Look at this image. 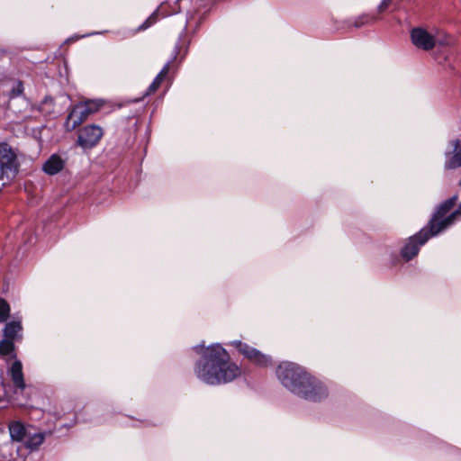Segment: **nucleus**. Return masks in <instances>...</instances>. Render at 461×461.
I'll return each instance as SVG.
<instances>
[{
	"label": "nucleus",
	"instance_id": "obj_1",
	"mask_svg": "<svg viewBox=\"0 0 461 461\" xmlns=\"http://www.w3.org/2000/svg\"><path fill=\"white\" fill-rule=\"evenodd\" d=\"M203 348V345L196 347L202 354L194 367L198 379L216 385L230 383L241 375L240 367L230 360V355L220 344L212 345L202 351Z\"/></svg>",
	"mask_w": 461,
	"mask_h": 461
},
{
	"label": "nucleus",
	"instance_id": "obj_2",
	"mask_svg": "<svg viewBox=\"0 0 461 461\" xmlns=\"http://www.w3.org/2000/svg\"><path fill=\"white\" fill-rule=\"evenodd\" d=\"M276 375L285 388L303 399L318 402L328 396L324 384L294 363L280 364Z\"/></svg>",
	"mask_w": 461,
	"mask_h": 461
},
{
	"label": "nucleus",
	"instance_id": "obj_3",
	"mask_svg": "<svg viewBox=\"0 0 461 461\" xmlns=\"http://www.w3.org/2000/svg\"><path fill=\"white\" fill-rule=\"evenodd\" d=\"M104 105L101 99L86 100L76 104L69 113L65 127L68 131H73L85 122L91 114L97 113Z\"/></svg>",
	"mask_w": 461,
	"mask_h": 461
},
{
	"label": "nucleus",
	"instance_id": "obj_4",
	"mask_svg": "<svg viewBox=\"0 0 461 461\" xmlns=\"http://www.w3.org/2000/svg\"><path fill=\"white\" fill-rule=\"evenodd\" d=\"M19 170V161L16 151L6 142L0 143V174L1 177L8 179L16 176Z\"/></svg>",
	"mask_w": 461,
	"mask_h": 461
},
{
	"label": "nucleus",
	"instance_id": "obj_5",
	"mask_svg": "<svg viewBox=\"0 0 461 461\" xmlns=\"http://www.w3.org/2000/svg\"><path fill=\"white\" fill-rule=\"evenodd\" d=\"M430 230V222L427 228H423L417 235L411 237L408 242L402 249V257L409 261L413 258L419 252L420 247L422 246L429 237H433Z\"/></svg>",
	"mask_w": 461,
	"mask_h": 461
},
{
	"label": "nucleus",
	"instance_id": "obj_6",
	"mask_svg": "<svg viewBox=\"0 0 461 461\" xmlns=\"http://www.w3.org/2000/svg\"><path fill=\"white\" fill-rule=\"evenodd\" d=\"M411 39L414 46L426 51L432 50L438 42L434 35L420 27L411 30ZM438 44L442 45L445 42L438 41Z\"/></svg>",
	"mask_w": 461,
	"mask_h": 461
},
{
	"label": "nucleus",
	"instance_id": "obj_7",
	"mask_svg": "<svg viewBox=\"0 0 461 461\" xmlns=\"http://www.w3.org/2000/svg\"><path fill=\"white\" fill-rule=\"evenodd\" d=\"M103 134V129L98 125L86 126L79 131L77 144L83 149H91L99 142Z\"/></svg>",
	"mask_w": 461,
	"mask_h": 461
},
{
	"label": "nucleus",
	"instance_id": "obj_8",
	"mask_svg": "<svg viewBox=\"0 0 461 461\" xmlns=\"http://www.w3.org/2000/svg\"><path fill=\"white\" fill-rule=\"evenodd\" d=\"M231 344L235 346L245 357L258 366H265L270 363V357L268 356L262 354L260 351L240 340H235Z\"/></svg>",
	"mask_w": 461,
	"mask_h": 461
},
{
	"label": "nucleus",
	"instance_id": "obj_9",
	"mask_svg": "<svg viewBox=\"0 0 461 461\" xmlns=\"http://www.w3.org/2000/svg\"><path fill=\"white\" fill-rule=\"evenodd\" d=\"M452 150L446 153L445 167L454 169L461 167V140L451 142Z\"/></svg>",
	"mask_w": 461,
	"mask_h": 461
},
{
	"label": "nucleus",
	"instance_id": "obj_10",
	"mask_svg": "<svg viewBox=\"0 0 461 461\" xmlns=\"http://www.w3.org/2000/svg\"><path fill=\"white\" fill-rule=\"evenodd\" d=\"M64 166V160L59 155L53 154L43 164L42 169L46 174L53 176L60 172Z\"/></svg>",
	"mask_w": 461,
	"mask_h": 461
},
{
	"label": "nucleus",
	"instance_id": "obj_11",
	"mask_svg": "<svg viewBox=\"0 0 461 461\" xmlns=\"http://www.w3.org/2000/svg\"><path fill=\"white\" fill-rule=\"evenodd\" d=\"M9 434L12 441L22 442L27 438L25 426L19 420H14L8 425Z\"/></svg>",
	"mask_w": 461,
	"mask_h": 461
},
{
	"label": "nucleus",
	"instance_id": "obj_12",
	"mask_svg": "<svg viewBox=\"0 0 461 461\" xmlns=\"http://www.w3.org/2000/svg\"><path fill=\"white\" fill-rule=\"evenodd\" d=\"M9 374L14 385L17 388L23 390L25 388V383L23 379V366L21 361L16 360L12 364L9 369Z\"/></svg>",
	"mask_w": 461,
	"mask_h": 461
},
{
	"label": "nucleus",
	"instance_id": "obj_13",
	"mask_svg": "<svg viewBox=\"0 0 461 461\" xmlns=\"http://www.w3.org/2000/svg\"><path fill=\"white\" fill-rule=\"evenodd\" d=\"M22 324L19 321H13L5 324L4 329V336L9 339H15L21 337Z\"/></svg>",
	"mask_w": 461,
	"mask_h": 461
},
{
	"label": "nucleus",
	"instance_id": "obj_14",
	"mask_svg": "<svg viewBox=\"0 0 461 461\" xmlns=\"http://www.w3.org/2000/svg\"><path fill=\"white\" fill-rule=\"evenodd\" d=\"M45 436L43 433H35L33 435H27L25 445L28 448H37L44 441Z\"/></svg>",
	"mask_w": 461,
	"mask_h": 461
},
{
	"label": "nucleus",
	"instance_id": "obj_15",
	"mask_svg": "<svg viewBox=\"0 0 461 461\" xmlns=\"http://www.w3.org/2000/svg\"><path fill=\"white\" fill-rule=\"evenodd\" d=\"M168 69H169V66H168V64H167L163 68V69L158 74V76L155 77V79L152 82V84L149 86V94L154 93L158 88V86H160L162 80L164 79V77L167 74Z\"/></svg>",
	"mask_w": 461,
	"mask_h": 461
},
{
	"label": "nucleus",
	"instance_id": "obj_16",
	"mask_svg": "<svg viewBox=\"0 0 461 461\" xmlns=\"http://www.w3.org/2000/svg\"><path fill=\"white\" fill-rule=\"evenodd\" d=\"M39 111L45 115H50L54 113V101L51 97H46L41 103Z\"/></svg>",
	"mask_w": 461,
	"mask_h": 461
},
{
	"label": "nucleus",
	"instance_id": "obj_17",
	"mask_svg": "<svg viewBox=\"0 0 461 461\" xmlns=\"http://www.w3.org/2000/svg\"><path fill=\"white\" fill-rule=\"evenodd\" d=\"M14 345L12 339H5L0 342V354L9 356L14 352Z\"/></svg>",
	"mask_w": 461,
	"mask_h": 461
},
{
	"label": "nucleus",
	"instance_id": "obj_18",
	"mask_svg": "<svg viewBox=\"0 0 461 461\" xmlns=\"http://www.w3.org/2000/svg\"><path fill=\"white\" fill-rule=\"evenodd\" d=\"M10 314V306L4 299H0V322L7 320Z\"/></svg>",
	"mask_w": 461,
	"mask_h": 461
},
{
	"label": "nucleus",
	"instance_id": "obj_19",
	"mask_svg": "<svg viewBox=\"0 0 461 461\" xmlns=\"http://www.w3.org/2000/svg\"><path fill=\"white\" fill-rule=\"evenodd\" d=\"M23 92V86L21 81H17L14 83V86L11 89L10 96L16 97L22 95Z\"/></svg>",
	"mask_w": 461,
	"mask_h": 461
},
{
	"label": "nucleus",
	"instance_id": "obj_20",
	"mask_svg": "<svg viewBox=\"0 0 461 461\" xmlns=\"http://www.w3.org/2000/svg\"><path fill=\"white\" fill-rule=\"evenodd\" d=\"M159 9L156 10L140 26V30H145L147 28H149V26H151L155 22H156V19H157V15H158V13Z\"/></svg>",
	"mask_w": 461,
	"mask_h": 461
},
{
	"label": "nucleus",
	"instance_id": "obj_21",
	"mask_svg": "<svg viewBox=\"0 0 461 461\" xmlns=\"http://www.w3.org/2000/svg\"><path fill=\"white\" fill-rule=\"evenodd\" d=\"M390 2L391 0H383L378 6L379 12H384L389 6Z\"/></svg>",
	"mask_w": 461,
	"mask_h": 461
},
{
	"label": "nucleus",
	"instance_id": "obj_22",
	"mask_svg": "<svg viewBox=\"0 0 461 461\" xmlns=\"http://www.w3.org/2000/svg\"><path fill=\"white\" fill-rule=\"evenodd\" d=\"M360 19H361V22L360 23H357L356 26H360V25L364 24L366 22V20H367L366 17H361Z\"/></svg>",
	"mask_w": 461,
	"mask_h": 461
},
{
	"label": "nucleus",
	"instance_id": "obj_23",
	"mask_svg": "<svg viewBox=\"0 0 461 461\" xmlns=\"http://www.w3.org/2000/svg\"><path fill=\"white\" fill-rule=\"evenodd\" d=\"M314 387H315V386H312V385H307V386H305V388H306V389H308L309 391H312V392H313V393H316V392H317V390H316V388H314Z\"/></svg>",
	"mask_w": 461,
	"mask_h": 461
}]
</instances>
